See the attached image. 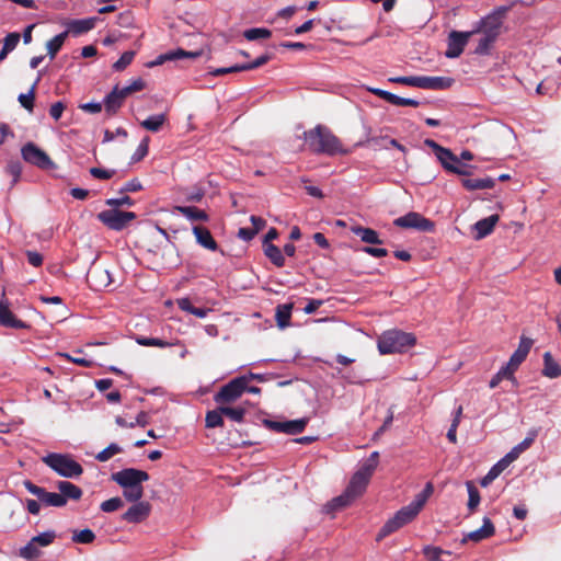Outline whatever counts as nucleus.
<instances>
[{"label": "nucleus", "mask_w": 561, "mask_h": 561, "mask_svg": "<svg viewBox=\"0 0 561 561\" xmlns=\"http://www.w3.org/2000/svg\"><path fill=\"white\" fill-rule=\"evenodd\" d=\"M351 231L358 236L360 240L368 244H381L382 241L379 239V236L376 230L371 228H366L362 226H352Z\"/></svg>", "instance_id": "a878e982"}, {"label": "nucleus", "mask_w": 561, "mask_h": 561, "mask_svg": "<svg viewBox=\"0 0 561 561\" xmlns=\"http://www.w3.org/2000/svg\"><path fill=\"white\" fill-rule=\"evenodd\" d=\"M37 82H38V80L34 82V84L31 87L28 93L19 95V102L28 112H33V108H34V100H35Z\"/></svg>", "instance_id": "37998d69"}, {"label": "nucleus", "mask_w": 561, "mask_h": 561, "mask_svg": "<svg viewBox=\"0 0 561 561\" xmlns=\"http://www.w3.org/2000/svg\"><path fill=\"white\" fill-rule=\"evenodd\" d=\"M271 34V31L267 28L254 27L247 30L243 35L248 41H256L260 38H268Z\"/></svg>", "instance_id": "09e8293b"}, {"label": "nucleus", "mask_w": 561, "mask_h": 561, "mask_svg": "<svg viewBox=\"0 0 561 561\" xmlns=\"http://www.w3.org/2000/svg\"><path fill=\"white\" fill-rule=\"evenodd\" d=\"M499 219H500L499 215H491L486 218H483V219L477 221L474 224V230L477 232L476 239L480 240V239L489 236L493 231Z\"/></svg>", "instance_id": "393cba45"}, {"label": "nucleus", "mask_w": 561, "mask_h": 561, "mask_svg": "<svg viewBox=\"0 0 561 561\" xmlns=\"http://www.w3.org/2000/svg\"><path fill=\"white\" fill-rule=\"evenodd\" d=\"M542 374L549 378H557L561 376V367L559 364L552 358V355L549 352L543 354V370Z\"/></svg>", "instance_id": "2f4dec72"}, {"label": "nucleus", "mask_w": 561, "mask_h": 561, "mask_svg": "<svg viewBox=\"0 0 561 561\" xmlns=\"http://www.w3.org/2000/svg\"><path fill=\"white\" fill-rule=\"evenodd\" d=\"M466 486L469 495L468 510L470 511V513H472L480 504V493L472 481H467Z\"/></svg>", "instance_id": "ea45409f"}, {"label": "nucleus", "mask_w": 561, "mask_h": 561, "mask_svg": "<svg viewBox=\"0 0 561 561\" xmlns=\"http://www.w3.org/2000/svg\"><path fill=\"white\" fill-rule=\"evenodd\" d=\"M105 204L112 207L111 209H117L118 207L122 206H133L135 202L129 196L125 195L118 198L106 199Z\"/></svg>", "instance_id": "052dcab7"}, {"label": "nucleus", "mask_w": 561, "mask_h": 561, "mask_svg": "<svg viewBox=\"0 0 561 561\" xmlns=\"http://www.w3.org/2000/svg\"><path fill=\"white\" fill-rule=\"evenodd\" d=\"M89 172L94 179L99 180H110L116 173L115 170H106L96 167L91 168Z\"/></svg>", "instance_id": "e2e57ef3"}, {"label": "nucleus", "mask_w": 561, "mask_h": 561, "mask_svg": "<svg viewBox=\"0 0 561 561\" xmlns=\"http://www.w3.org/2000/svg\"><path fill=\"white\" fill-rule=\"evenodd\" d=\"M436 158L448 172H451L457 164H460L459 157H457L451 150L449 157L439 153Z\"/></svg>", "instance_id": "49530a36"}, {"label": "nucleus", "mask_w": 561, "mask_h": 561, "mask_svg": "<svg viewBox=\"0 0 561 561\" xmlns=\"http://www.w3.org/2000/svg\"><path fill=\"white\" fill-rule=\"evenodd\" d=\"M123 449L119 445L112 443L106 448L101 450L99 454L95 455V459L100 462H105L110 460L113 456L122 453Z\"/></svg>", "instance_id": "a19ab883"}, {"label": "nucleus", "mask_w": 561, "mask_h": 561, "mask_svg": "<svg viewBox=\"0 0 561 561\" xmlns=\"http://www.w3.org/2000/svg\"><path fill=\"white\" fill-rule=\"evenodd\" d=\"M127 96L117 85L104 99V107L108 115H114L122 107Z\"/></svg>", "instance_id": "aec40b11"}, {"label": "nucleus", "mask_w": 561, "mask_h": 561, "mask_svg": "<svg viewBox=\"0 0 561 561\" xmlns=\"http://www.w3.org/2000/svg\"><path fill=\"white\" fill-rule=\"evenodd\" d=\"M193 233L196 238L197 243L203 248L210 251H216L218 249V244L213 238L208 228L203 226H195L193 227Z\"/></svg>", "instance_id": "4be33fe9"}, {"label": "nucleus", "mask_w": 561, "mask_h": 561, "mask_svg": "<svg viewBox=\"0 0 561 561\" xmlns=\"http://www.w3.org/2000/svg\"><path fill=\"white\" fill-rule=\"evenodd\" d=\"M393 225L403 229H415L423 232H432L435 224L416 211H410L394 219Z\"/></svg>", "instance_id": "1a4fd4ad"}, {"label": "nucleus", "mask_w": 561, "mask_h": 561, "mask_svg": "<svg viewBox=\"0 0 561 561\" xmlns=\"http://www.w3.org/2000/svg\"><path fill=\"white\" fill-rule=\"evenodd\" d=\"M42 460L64 478H78L83 473L82 466L69 455L51 453L43 457Z\"/></svg>", "instance_id": "7ed1b4c3"}, {"label": "nucleus", "mask_w": 561, "mask_h": 561, "mask_svg": "<svg viewBox=\"0 0 561 561\" xmlns=\"http://www.w3.org/2000/svg\"><path fill=\"white\" fill-rule=\"evenodd\" d=\"M174 210L186 217L191 221H207V213L195 206H175Z\"/></svg>", "instance_id": "bb28decb"}, {"label": "nucleus", "mask_w": 561, "mask_h": 561, "mask_svg": "<svg viewBox=\"0 0 561 561\" xmlns=\"http://www.w3.org/2000/svg\"><path fill=\"white\" fill-rule=\"evenodd\" d=\"M167 122L165 114L151 115L140 123V126L146 130L157 133L159 131L164 123Z\"/></svg>", "instance_id": "473e14b6"}, {"label": "nucleus", "mask_w": 561, "mask_h": 561, "mask_svg": "<svg viewBox=\"0 0 561 561\" xmlns=\"http://www.w3.org/2000/svg\"><path fill=\"white\" fill-rule=\"evenodd\" d=\"M55 538H56L55 531L48 530V531L42 533V534L33 537L32 540L38 547H46V546L50 545Z\"/></svg>", "instance_id": "864d4df0"}, {"label": "nucleus", "mask_w": 561, "mask_h": 561, "mask_svg": "<svg viewBox=\"0 0 561 561\" xmlns=\"http://www.w3.org/2000/svg\"><path fill=\"white\" fill-rule=\"evenodd\" d=\"M264 254L277 267H283L285 265V257L278 247L274 244H264Z\"/></svg>", "instance_id": "72a5a7b5"}, {"label": "nucleus", "mask_w": 561, "mask_h": 561, "mask_svg": "<svg viewBox=\"0 0 561 561\" xmlns=\"http://www.w3.org/2000/svg\"><path fill=\"white\" fill-rule=\"evenodd\" d=\"M20 39H21L20 33H18V32L9 33L3 41L2 48H4L5 50L11 53L12 50L15 49V47L20 43Z\"/></svg>", "instance_id": "bf43d9fd"}, {"label": "nucleus", "mask_w": 561, "mask_h": 561, "mask_svg": "<svg viewBox=\"0 0 561 561\" xmlns=\"http://www.w3.org/2000/svg\"><path fill=\"white\" fill-rule=\"evenodd\" d=\"M434 491L432 482H427L424 490L415 495L414 502L417 503L422 508L425 505L427 499L432 495Z\"/></svg>", "instance_id": "680f3d73"}, {"label": "nucleus", "mask_w": 561, "mask_h": 561, "mask_svg": "<svg viewBox=\"0 0 561 561\" xmlns=\"http://www.w3.org/2000/svg\"><path fill=\"white\" fill-rule=\"evenodd\" d=\"M38 546L31 539L26 546L21 548L20 556L24 559H34L39 557Z\"/></svg>", "instance_id": "6e6d98bb"}, {"label": "nucleus", "mask_w": 561, "mask_h": 561, "mask_svg": "<svg viewBox=\"0 0 561 561\" xmlns=\"http://www.w3.org/2000/svg\"><path fill=\"white\" fill-rule=\"evenodd\" d=\"M98 219L105 227L114 231H122L136 219L137 215L134 211H123L119 209H105L98 214Z\"/></svg>", "instance_id": "0eeeda50"}, {"label": "nucleus", "mask_w": 561, "mask_h": 561, "mask_svg": "<svg viewBox=\"0 0 561 561\" xmlns=\"http://www.w3.org/2000/svg\"><path fill=\"white\" fill-rule=\"evenodd\" d=\"M371 476H373L371 473L367 472L363 468H359L353 474V477L345 490L347 492V494H350L354 500L356 497L360 496L365 492Z\"/></svg>", "instance_id": "2eb2a0df"}, {"label": "nucleus", "mask_w": 561, "mask_h": 561, "mask_svg": "<svg viewBox=\"0 0 561 561\" xmlns=\"http://www.w3.org/2000/svg\"><path fill=\"white\" fill-rule=\"evenodd\" d=\"M389 103H391L393 105H397V106L417 107L420 105V102L414 100V99L401 98V96L396 95L393 93H391V95H390Z\"/></svg>", "instance_id": "13d9d810"}, {"label": "nucleus", "mask_w": 561, "mask_h": 561, "mask_svg": "<svg viewBox=\"0 0 561 561\" xmlns=\"http://www.w3.org/2000/svg\"><path fill=\"white\" fill-rule=\"evenodd\" d=\"M123 500L118 496H115L102 502L100 508L104 513H112L123 507Z\"/></svg>", "instance_id": "8fccbe9b"}, {"label": "nucleus", "mask_w": 561, "mask_h": 561, "mask_svg": "<svg viewBox=\"0 0 561 561\" xmlns=\"http://www.w3.org/2000/svg\"><path fill=\"white\" fill-rule=\"evenodd\" d=\"M511 7H499L493 12L482 18L477 26L472 30L474 34L478 33H486L493 36L499 37L501 34V27L503 25V20L510 11Z\"/></svg>", "instance_id": "6e6552de"}, {"label": "nucleus", "mask_w": 561, "mask_h": 561, "mask_svg": "<svg viewBox=\"0 0 561 561\" xmlns=\"http://www.w3.org/2000/svg\"><path fill=\"white\" fill-rule=\"evenodd\" d=\"M504 379L514 380V371L510 369L506 365L503 366L490 380V388H495L500 385V382Z\"/></svg>", "instance_id": "79ce46f5"}, {"label": "nucleus", "mask_w": 561, "mask_h": 561, "mask_svg": "<svg viewBox=\"0 0 561 561\" xmlns=\"http://www.w3.org/2000/svg\"><path fill=\"white\" fill-rule=\"evenodd\" d=\"M21 154L24 161L39 169L47 170L54 167L49 156L34 142L25 144L21 149Z\"/></svg>", "instance_id": "9b49d317"}, {"label": "nucleus", "mask_w": 561, "mask_h": 561, "mask_svg": "<svg viewBox=\"0 0 561 561\" xmlns=\"http://www.w3.org/2000/svg\"><path fill=\"white\" fill-rule=\"evenodd\" d=\"M5 172L13 178L11 187L14 186L18 183V181L20 180L21 174H22L21 162L16 161V160L10 161L5 167Z\"/></svg>", "instance_id": "3c124183"}, {"label": "nucleus", "mask_w": 561, "mask_h": 561, "mask_svg": "<svg viewBox=\"0 0 561 561\" xmlns=\"http://www.w3.org/2000/svg\"><path fill=\"white\" fill-rule=\"evenodd\" d=\"M454 80L447 77L420 76L419 88L428 90H445L451 87Z\"/></svg>", "instance_id": "412c9836"}, {"label": "nucleus", "mask_w": 561, "mask_h": 561, "mask_svg": "<svg viewBox=\"0 0 561 561\" xmlns=\"http://www.w3.org/2000/svg\"><path fill=\"white\" fill-rule=\"evenodd\" d=\"M96 18L73 20L69 23L68 34L80 35L91 31L95 26Z\"/></svg>", "instance_id": "c85d7f7f"}, {"label": "nucleus", "mask_w": 561, "mask_h": 561, "mask_svg": "<svg viewBox=\"0 0 561 561\" xmlns=\"http://www.w3.org/2000/svg\"><path fill=\"white\" fill-rule=\"evenodd\" d=\"M423 553L427 561H438L442 556H450L449 551L434 546L424 547Z\"/></svg>", "instance_id": "a18cd8bd"}, {"label": "nucleus", "mask_w": 561, "mask_h": 561, "mask_svg": "<svg viewBox=\"0 0 561 561\" xmlns=\"http://www.w3.org/2000/svg\"><path fill=\"white\" fill-rule=\"evenodd\" d=\"M472 35H474V32L472 31H451L447 37V49L445 51V56L450 59L458 58L462 54Z\"/></svg>", "instance_id": "f8f14e48"}, {"label": "nucleus", "mask_w": 561, "mask_h": 561, "mask_svg": "<svg viewBox=\"0 0 561 561\" xmlns=\"http://www.w3.org/2000/svg\"><path fill=\"white\" fill-rule=\"evenodd\" d=\"M422 507L417 505L414 501H412L409 505L403 506L399 510L396 515L390 518L379 530L377 535V540H381L382 538L389 536L393 531L398 530L402 526L412 522L417 514L421 512Z\"/></svg>", "instance_id": "20e7f679"}, {"label": "nucleus", "mask_w": 561, "mask_h": 561, "mask_svg": "<svg viewBox=\"0 0 561 561\" xmlns=\"http://www.w3.org/2000/svg\"><path fill=\"white\" fill-rule=\"evenodd\" d=\"M205 425L207 428L224 427V415L220 412V405L217 404L215 410L208 411L205 416Z\"/></svg>", "instance_id": "c9c22d12"}, {"label": "nucleus", "mask_w": 561, "mask_h": 561, "mask_svg": "<svg viewBox=\"0 0 561 561\" xmlns=\"http://www.w3.org/2000/svg\"><path fill=\"white\" fill-rule=\"evenodd\" d=\"M495 533L494 525L492 520L489 517L483 518V524L480 528L470 531L466 537L465 540H471L474 542H479L483 539L490 538Z\"/></svg>", "instance_id": "5701e85b"}, {"label": "nucleus", "mask_w": 561, "mask_h": 561, "mask_svg": "<svg viewBox=\"0 0 561 561\" xmlns=\"http://www.w3.org/2000/svg\"><path fill=\"white\" fill-rule=\"evenodd\" d=\"M23 485L30 493L35 495L43 505L54 507L65 506L64 496H60L59 493L48 492L44 488L34 484L30 480H25Z\"/></svg>", "instance_id": "ddd939ff"}, {"label": "nucleus", "mask_w": 561, "mask_h": 561, "mask_svg": "<svg viewBox=\"0 0 561 561\" xmlns=\"http://www.w3.org/2000/svg\"><path fill=\"white\" fill-rule=\"evenodd\" d=\"M353 501L354 499L344 491L343 494L331 500L325 507L328 512H336L348 506Z\"/></svg>", "instance_id": "4c0bfd02"}, {"label": "nucleus", "mask_w": 561, "mask_h": 561, "mask_svg": "<svg viewBox=\"0 0 561 561\" xmlns=\"http://www.w3.org/2000/svg\"><path fill=\"white\" fill-rule=\"evenodd\" d=\"M270 59H271L270 55H267V54L262 55V56L257 57L255 60H253L251 62H247V64L240 65L241 71L253 70V69H256L259 67H262L265 64H267L270 61Z\"/></svg>", "instance_id": "4d7b16f0"}, {"label": "nucleus", "mask_w": 561, "mask_h": 561, "mask_svg": "<svg viewBox=\"0 0 561 561\" xmlns=\"http://www.w3.org/2000/svg\"><path fill=\"white\" fill-rule=\"evenodd\" d=\"M526 359V356L520 354L517 350L512 354L506 366L512 369L514 373L517 370L518 366Z\"/></svg>", "instance_id": "774afa93"}, {"label": "nucleus", "mask_w": 561, "mask_h": 561, "mask_svg": "<svg viewBox=\"0 0 561 561\" xmlns=\"http://www.w3.org/2000/svg\"><path fill=\"white\" fill-rule=\"evenodd\" d=\"M135 57V53L131 50L125 51L119 59L114 62L113 69L116 71H123L127 66H129Z\"/></svg>", "instance_id": "5fc2aeb1"}, {"label": "nucleus", "mask_w": 561, "mask_h": 561, "mask_svg": "<svg viewBox=\"0 0 561 561\" xmlns=\"http://www.w3.org/2000/svg\"><path fill=\"white\" fill-rule=\"evenodd\" d=\"M481 34H482V37L480 38L478 46L474 49V53L477 55L483 56V55H488L490 53V49L493 46V44L495 43V41L497 39V37L491 35V34H486V33H481Z\"/></svg>", "instance_id": "58836bf2"}, {"label": "nucleus", "mask_w": 561, "mask_h": 561, "mask_svg": "<svg viewBox=\"0 0 561 561\" xmlns=\"http://www.w3.org/2000/svg\"><path fill=\"white\" fill-rule=\"evenodd\" d=\"M304 139L308 149L317 154L335 156L347 153L340 139L323 125H317L314 128L306 130Z\"/></svg>", "instance_id": "f257e3e1"}, {"label": "nucleus", "mask_w": 561, "mask_h": 561, "mask_svg": "<svg viewBox=\"0 0 561 561\" xmlns=\"http://www.w3.org/2000/svg\"><path fill=\"white\" fill-rule=\"evenodd\" d=\"M146 87V83L142 79H136L134 80L129 85L123 88V92L126 96L130 95L134 92H138L144 90Z\"/></svg>", "instance_id": "338daca9"}, {"label": "nucleus", "mask_w": 561, "mask_h": 561, "mask_svg": "<svg viewBox=\"0 0 561 561\" xmlns=\"http://www.w3.org/2000/svg\"><path fill=\"white\" fill-rule=\"evenodd\" d=\"M535 440V437H526L523 442L516 445L508 454H506L500 461H497L490 471L482 478L481 485L488 486L493 480H495L501 472L514 460H516L519 455L528 449Z\"/></svg>", "instance_id": "39448f33"}, {"label": "nucleus", "mask_w": 561, "mask_h": 561, "mask_svg": "<svg viewBox=\"0 0 561 561\" xmlns=\"http://www.w3.org/2000/svg\"><path fill=\"white\" fill-rule=\"evenodd\" d=\"M294 305L293 304H283L278 305L275 309V319L276 323L280 329H284L289 325L291 311Z\"/></svg>", "instance_id": "c756f323"}, {"label": "nucleus", "mask_w": 561, "mask_h": 561, "mask_svg": "<svg viewBox=\"0 0 561 561\" xmlns=\"http://www.w3.org/2000/svg\"><path fill=\"white\" fill-rule=\"evenodd\" d=\"M57 489L59 490V495L64 496L65 505L68 500L79 501L83 494L82 490L78 485L69 481H58Z\"/></svg>", "instance_id": "b1692460"}, {"label": "nucleus", "mask_w": 561, "mask_h": 561, "mask_svg": "<svg viewBox=\"0 0 561 561\" xmlns=\"http://www.w3.org/2000/svg\"><path fill=\"white\" fill-rule=\"evenodd\" d=\"M0 324L11 329H26L28 325L18 319L14 313L10 310L7 302L0 301Z\"/></svg>", "instance_id": "a211bd4d"}, {"label": "nucleus", "mask_w": 561, "mask_h": 561, "mask_svg": "<svg viewBox=\"0 0 561 561\" xmlns=\"http://www.w3.org/2000/svg\"><path fill=\"white\" fill-rule=\"evenodd\" d=\"M416 344V336L401 330L385 331L377 341L380 354L404 353Z\"/></svg>", "instance_id": "f03ea898"}, {"label": "nucleus", "mask_w": 561, "mask_h": 561, "mask_svg": "<svg viewBox=\"0 0 561 561\" xmlns=\"http://www.w3.org/2000/svg\"><path fill=\"white\" fill-rule=\"evenodd\" d=\"M136 342L141 346H157V347H169L172 344L157 337H146V336H139L136 339Z\"/></svg>", "instance_id": "603ef678"}, {"label": "nucleus", "mask_w": 561, "mask_h": 561, "mask_svg": "<svg viewBox=\"0 0 561 561\" xmlns=\"http://www.w3.org/2000/svg\"><path fill=\"white\" fill-rule=\"evenodd\" d=\"M378 461H379V453L374 451L370 454L368 459H366V461L363 463V466L360 468H363L364 470H366L367 472L373 474L378 466Z\"/></svg>", "instance_id": "0e129e2a"}, {"label": "nucleus", "mask_w": 561, "mask_h": 561, "mask_svg": "<svg viewBox=\"0 0 561 561\" xmlns=\"http://www.w3.org/2000/svg\"><path fill=\"white\" fill-rule=\"evenodd\" d=\"M461 184L467 191L486 190L494 187L495 180L490 176L483 179H462Z\"/></svg>", "instance_id": "cd10ccee"}, {"label": "nucleus", "mask_w": 561, "mask_h": 561, "mask_svg": "<svg viewBox=\"0 0 561 561\" xmlns=\"http://www.w3.org/2000/svg\"><path fill=\"white\" fill-rule=\"evenodd\" d=\"M424 145L427 146L428 148H431L434 151L436 157L439 153L443 154V156H446V157H449V154H450V149L442 147L440 145H438L433 139H425L424 140Z\"/></svg>", "instance_id": "69168bd1"}, {"label": "nucleus", "mask_w": 561, "mask_h": 561, "mask_svg": "<svg viewBox=\"0 0 561 561\" xmlns=\"http://www.w3.org/2000/svg\"><path fill=\"white\" fill-rule=\"evenodd\" d=\"M201 56L202 51H188L182 48H178L175 50H171L165 54L159 55L157 59L150 64V66H158L164 64L165 61L178 60L182 58L196 59Z\"/></svg>", "instance_id": "6ab92c4d"}, {"label": "nucleus", "mask_w": 561, "mask_h": 561, "mask_svg": "<svg viewBox=\"0 0 561 561\" xmlns=\"http://www.w3.org/2000/svg\"><path fill=\"white\" fill-rule=\"evenodd\" d=\"M67 36L68 32L65 31L54 36L51 39L47 42L46 48L50 59H54L56 57L57 53L61 49Z\"/></svg>", "instance_id": "f704fd0d"}, {"label": "nucleus", "mask_w": 561, "mask_h": 561, "mask_svg": "<svg viewBox=\"0 0 561 561\" xmlns=\"http://www.w3.org/2000/svg\"><path fill=\"white\" fill-rule=\"evenodd\" d=\"M151 511V505L148 502H135L124 514L123 519L127 523L138 524L145 520Z\"/></svg>", "instance_id": "dca6fc26"}, {"label": "nucleus", "mask_w": 561, "mask_h": 561, "mask_svg": "<svg viewBox=\"0 0 561 561\" xmlns=\"http://www.w3.org/2000/svg\"><path fill=\"white\" fill-rule=\"evenodd\" d=\"M95 539V534L89 529H82L79 531H73L72 540L78 543H91Z\"/></svg>", "instance_id": "de8ad7c7"}, {"label": "nucleus", "mask_w": 561, "mask_h": 561, "mask_svg": "<svg viewBox=\"0 0 561 561\" xmlns=\"http://www.w3.org/2000/svg\"><path fill=\"white\" fill-rule=\"evenodd\" d=\"M111 479L122 489H127L128 486L141 485L149 480V474L140 469L126 468L112 473Z\"/></svg>", "instance_id": "9d476101"}, {"label": "nucleus", "mask_w": 561, "mask_h": 561, "mask_svg": "<svg viewBox=\"0 0 561 561\" xmlns=\"http://www.w3.org/2000/svg\"><path fill=\"white\" fill-rule=\"evenodd\" d=\"M353 501L354 499L344 491L343 494L331 500L325 507L328 512H336L348 506Z\"/></svg>", "instance_id": "e433bc0d"}, {"label": "nucleus", "mask_w": 561, "mask_h": 561, "mask_svg": "<svg viewBox=\"0 0 561 561\" xmlns=\"http://www.w3.org/2000/svg\"><path fill=\"white\" fill-rule=\"evenodd\" d=\"M220 405V412L224 416H227L233 422L241 423L244 420V415L247 413L245 408L238 405V407H231L230 404H219Z\"/></svg>", "instance_id": "7c9ffc66"}, {"label": "nucleus", "mask_w": 561, "mask_h": 561, "mask_svg": "<svg viewBox=\"0 0 561 561\" xmlns=\"http://www.w3.org/2000/svg\"><path fill=\"white\" fill-rule=\"evenodd\" d=\"M247 381H250V378L247 376L230 380L215 393L214 401L217 404H231L236 402L245 392Z\"/></svg>", "instance_id": "423d86ee"}, {"label": "nucleus", "mask_w": 561, "mask_h": 561, "mask_svg": "<svg viewBox=\"0 0 561 561\" xmlns=\"http://www.w3.org/2000/svg\"><path fill=\"white\" fill-rule=\"evenodd\" d=\"M87 280L91 287L99 290L110 285L111 276L107 270L96 266L89 270Z\"/></svg>", "instance_id": "f3484780"}, {"label": "nucleus", "mask_w": 561, "mask_h": 561, "mask_svg": "<svg viewBox=\"0 0 561 561\" xmlns=\"http://www.w3.org/2000/svg\"><path fill=\"white\" fill-rule=\"evenodd\" d=\"M308 421L309 419L307 417L285 422L266 420L265 424L270 430H273L277 433L295 435L301 433L306 428Z\"/></svg>", "instance_id": "4468645a"}, {"label": "nucleus", "mask_w": 561, "mask_h": 561, "mask_svg": "<svg viewBox=\"0 0 561 561\" xmlns=\"http://www.w3.org/2000/svg\"><path fill=\"white\" fill-rule=\"evenodd\" d=\"M123 495L124 497L131 503L140 502V500L144 496V486L136 485V486H128L127 489H123Z\"/></svg>", "instance_id": "c03bdc74"}]
</instances>
